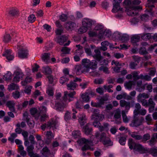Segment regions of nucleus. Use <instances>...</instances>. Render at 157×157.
<instances>
[{"instance_id":"41","label":"nucleus","mask_w":157,"mask_h":157,"mask_svg":"<svg viewBox=\"0 0 157 157\" xmlns=\"http://www.w3.org/2000/svg\"><path fill=\"white\" fill-rule=\"evenodd\" d=\"M43 68L44 72L46 74L49 75L52 73V69L48 66L43 67Z\"/></svg>"},{"instance_id":"39","label":"nucleus","mask_w":157,"mask_h":157,"mask_svg":"<svg viewBox=\"0 0 157 157\" xmlns=\"http://www.w3.org/2000/svg\"><path fill=\"white\" fill-rule=\"evenodd\" d=\"M140 37L138 35H135L131 38V41L132 43H135L139 41Z\"/></svg>"},{"instance_id":"62","label":"nucleus","mask_w":157,"mask_h":157,"mask_svg":"<svg viewBox=\"0 0 157 157\" xmlns=\"http://www.w3.org/2000/svg\"><path fill=\"white\" fill-rule=\"evenodd\" d=\"M148 106H155V103L153 101V99L152 98H150L148 101Z\"/></svg>"},{"instance_id":"1","label":"nucleus","mask_w":157,"mask_h":157,"mask_svg":"<svg viewBox=\"0 0 157 157\" xmlns=\"http://www.w3.org/2000/svg\"><path fill=\"white\" fill-rule=\"evenodd\" d=\"M128 144L131 150L133 149L141 154L146 153L147 148L144 147L141 144L136 143L132 139H129Z\"/></svg>"},{"instance_id":"58","label":"nucleus","mask_w":157,"mask_h":157,"mask_svg":"<svg viewBox=\"0 0 157 157\" xmlns=\"http://www.w3.org/2000/svg\"><path fill=\"white\" fill-rule=\"evenodd\" d=\"M36 20V17L34 15L32 14L30 15L28 17V20L31 23L34 22Z\"/></svg>"},{"instance_id":"46","label":"nucleus","mask_w":157,"mask_h":157,"mask_svg":"<svg viewBox=\"0 0 157 157\" xmlns=\"http://www.w3.org/2000/svg\"><path fill=\"white\" fill-rule=\"evenodd\" d=\"M19 86L16 84L14 83H12L9 86L8 89L9 90H13L15 89H18Z\"/></svg>"},{"instance_id":"14","label":"nucleus","mask_w":157,"mask_h":157,"mask_svg":"<svg viewBox=\"0 0 157 157\" xmlns=\"http://www.w3.org/2000/svg\"><path fill=\"white\" fill-rule=\"evenodd\" d=\"M126 8H128L129 9H128V11H127V14L128 15L131 16H133L136 15L138 13V10H136L132 7H130L129 6H126Z\"/></svg>"},{"instance_id":"2","label":"nucleus","mask_w":157,"mask_h":157,"mask_svg":"<svg viewBox=\"0 0 157 157\" xmlns=\"http://www.w3.org/2000/svg\"><path fill=\"white\" fill-rule=\"evenodd\" d=\"M82 63L84 67L85 72H88L89 71L90 69L93 70L95 69L97 67V63L96 61L93 60L91 61L87 59H82Z\"/></svg>"},{"instance_id":"13","label":"nucleus","mask_w":157,"mask_h":157,"mask_svg":"<svg viewBox=\"0 0 157 157\" xmlns=\"http://www.w3.org/2000/svg\"><path fill=\"white\" fill-rule=\"evenodd\" d=\"M75 26V23L71 21L65 23L64 25V27L67 30H72Z\"/></svg>"},{"instance_id":"49","label":"nucleus","mask_w":157,"mask_h":157,"mask_svg":"<svg viewBox=\"0 0 157 157\" xmlns=\"http://www.w3.org/2000/svg\"><path fill=\"white\" fill-rule=\"evenodd\" d=\"M150 136L149 134H145L142 137V139L141 140L142 142L145 143L147 140L150 139Z\"/></svg>"},{"instance_id":"21","label":"nucleus","mask_w":157,"mask_h":157,"mask_svg":"<svg viewBox=\"0 0 157 157\" xmlns=\"http://www.w3.org/2000/svg\"><path fill=\"white\" fill-rule=\"evenodd\" d=\"M24 75L21 72L17 71L16 73V75L14 77L13 81L17 82L20 81L21 78H23Z\"/></svg>"},{"instance_id":"45","label":"nucleus","mask_w":157,"mask_h":157,"mask_svg":"<svg viewBox=\"0 0 157 157\" xmlns=\"http://www.w3.org/2000/svg\"><path fill=\"white\" fill-rule=\"evenodd\" d=\"M119 142L122 145H124L125 144L126 139L125 136H121L119 138Z\"/></svg>"},{"instance_id":"61","label":"nucleus","mask_w":157,"mask_h":157,"mask_svg":"<svg viewBox=\"0 0 157 157\" xmlns=\"http://www.w3.org/2000/svg\"><path fill=\"white\" fill-rule=\"evenodd\" d=\"M99 70L100 71H103L105 73H109L108 68L105 66H102L99 68Z\"/></svg>"},{"instance_id":"4","label":"nucleus","mask_w":157,"mask_h":157,"mask_svg":"<svg viewBox=\"0 0 157 157\" xmlns=\"http://www.w3.org/2000/svg\"><path fill=\"white\" fill-rule=\"evenodd\" d=\"M141 2L139 0H134L132 1L131 0H125L124 2V4L126 6H129L136 10H141L142 8L140 6H136L139 5Z\"/></svg>"},{"instance_id":"31","label":"nucleus","mask_w":157,"mask_h":157,"mask_svg":"<svg viewBox=\"0 0 157 157\" xmlns=\"http://www.w3.org/2000/svg\"><path fill=\"white\" fill-rule=\"evenodd\" d=\"M131 137L136 140H141L142 139V137L140 135L137 134L136 132H132L131 134Z\"/></svg>"},{"instance_id":"56","label":"nucleus","mask_w":157,"mask_h":157,"mask_svg":"<svg viewBox=\"0 0 157 157\" xmlns=\"http://www.w3.org/2000/svg\"><path fill=\"white\" fill-rule=\"evenodd\" d=\"M148 144L151 146H153L156 143V140L154 138L152 137L151 138V139L147 141Z\"/></svg>"},{"instance_id":"40","label":"nucleus","mask_w":157,"mask_h":157,"mask_svg":"<svg viewBox=\"0 0 157 157\" xmlns=\"http://www.w3.org/2000/svg\"><path fill=\"white\" fill-rule=\"evenodd\" d=\"M139 71H134L131 73V74L132 75V77L133 78V80L135 81H137L139 79Z\"/></svg>"},{"instance_id":"48","label":"nucleus","mask_w":157,"mask_h":157,"mask_svg":"<svg viewBox=\"0 0 157 157\" xmlns=\"http://www.w3.org/2000/svg\"><path fill=\"white\" fill-rule=\"evenodd\" d=\"M10 40L11 36L10 34H6L4 35L3 38V41L5 42H8Z\"/></svg>"},{"instance_id":"12","label":"nucleus","mask_w":157,"mask_h":157,"mask_svg":"<svg viewBox=\"0 0 157 157\" xmlns=\"http://www.w3.org/2000/svg\"><path fill=\"white\" fill-rule=\"evenodd\" d=\"M57 121L54 119L52 118L47 123V128L49 129L52 128L53 130L56 129Z\"/></svg>"},{"instance_id":"47","label":"nucleus","mask_w":157,"mask_h":157,"mask_svg":"<svg viewBox=\"0 0 157 157\" xmlns=\"http://www.w3.org/2000/svg\"><path fill=\"white\" fill-rule=\"evenodd\" d=\"M88 29L87 27L83 25L78 30V33L80 34H82V33H85L87 31Z\"/></svg>"},{"instance_id":"15","label":"nucleus","mask_w":157,"mask_h":157,"mask_svg":"<svg viewBox=\"0 0 157 157\" xmlns=\"http://www.w3.org/2000/svg\"><path fill=\"white\" fill-rule=\"evenodd\" d=\"M94 52L95 54L93 56L95 59L99 63L103 59V57L101 54L100 51L99 49H95L94 50Z\"/></svg>"},{"instance_id":"36","label":"nucleus","mask_w":157,"mask_h":157,"mask_svg":"<svg viewBox=\"0 0 157 157\" xmlns=\"http://www.w3.org/2000/svg\"><path fill=\"white\" fill-rule=\"evenodd\" d=\"M69 77L65 75H63L59 79V82L62 85L66 82H67L69 80Z\"/></svg>"},{"instance_id":"23","label":"nucleus","mask_w":157,"mask_h":157,"mask_svg":"<svg viewBox=\"0 0 157 157\" xmlns=\"http://www.w3.org/2000/svg\"><path fill=\"white\" fill-rule=\"evenodd\" d=\"M6 105L9 108L11 111L14 112L15 111V103L13 101H7L6 103Z\"/></svg>"},{"instance_id":"53","label":"nucleus","mask_w":157,"mask_h":157,"mask_svg":"<svg viewBox=\"0 0 157 157\" xmlns=\"http://www.w3.org/2000/svg\"><path fill=\"white\" fill-rule=\"evenodd\" d=\"M82 97L83 100L86 102H87L89 100V97L88 94V93L83 94L82 96Z\"/></svg>"},{"instance_id":"20","label":"nucleus","mask_w":157,"mask_h":157,"mask_svg":"<svg viewBox=\"0 0 157 157\" xmlns=\"http://www.w3.org/2000/svg\"><path fill=\"white\" fill-rule=\"evenodd\" d=\"M147 153L151 154L154 157H157V147H154L150 149L147 148Z\"/></svg>"},{"instance_id":"59","label":"nucleus","mask_w":157,"mask_h":157,"mask_svg":"<svg viewBox=\"0 0 157 157\" xmlns=\"http://www.w3.org/2000/svg\"><path fill=\"white\" fill-rule=\"evenodd\" d=\"M140 53L142 55H146L148 54V52L146 50L145 48L144 47H141L139 50Z\"/></svg>"},{"instance_id":"3","label":"nucleus","mask_w":157,"mask_h":157,"mask_svg":"<svg viewBox=\"0 0 157 157\" xmlns=\"http://www.w3.org/2000/svg\"><path fill=\"white\" fill-rule=\"evenodd\" d=\"M78 142L79 144L81 145L84 144L81 149L82 151H85L89 149H90L91 151L94 150V149L91 148L90 146V144L92 143V141L91 140H89L83 138L79 139Z\"/></svg>"},{"instance_id":"55","label":"nucleus","mask_w":157,"mask_h":157,"mask_svg":"<svg viewBox=\"0 0 157 157\" xmlns=\"http://www.w3.org/2000/svg\"><path fill=\"white\" fill-rule=\"evenodd\" d=\"M4 78L6 80L9 81L11 79V73L10 72H8L4 75Z\"/></svg>"},{"instance_id":"7","label":"nucleus","mask_w":157,"mask_h":157,"mask_svg":"<svg viewBox=\"0 0 157 157\" xmlns=\"http://www.w3.org/2000/svg\"><path fill=\"white\" fill-rule=\"evenodd\" d=\"M76 94V92L75 91H73L70 93L67 94V92H65L64 93V96L63 97V100L65 102L68 101L69 102L73 100L74 98V96Z\"/></svg>"},{"instance_id":"34","label":"nucleus","mask_w":157,"mask_h":157,"mask_svg":"<svg viewBox=\"0 0 157 157\" xmlns=\"http://www.w3.org/2000/svg\"><path fill=\"white\" fill-rule=\"evenodd\" d=\"M135 109L134 110V115H138L139 114V111L141 108V106L139 103H136L135 105Z\"/></svg>"},{"instance_id":"27","label":"nucleus","mask_w":157,"mask_h":157,"mask_svg":"<svg viewBox=\"0 0 157 157\" xmlns=\"http://www.w3.org/2000/svg\"><path fill=\"white\" fill-rule=\"evenodd\" d=\"M75 70L76 73L77 75H79L82 73L86 72L84 71L85 69H84L83 70L82 66L81 65L76 66L75 68Z\"/></svg>"},{"instance_id":"26","label":"nucleus","mask_w":157,"mask_h":157,"mask_svg":"<svg viewBox=\"0 0 157 157\" xmlns=\"http://www.w3.org/2000/svg\"><path fill=\"white\" fill-rule=\"evenodd\" d=\"M76 46L78 48V49L75 51V55L81 56L84 52L83 47L79 44L76 45Z\"/></svg>"},{"instance_id":"50","label":"nucleus","mask_w":157,"mask_h":157,"mask_svg":"<svg viewBox=\"0 0 157 157\" xmlns=\"http://www.w3.org/2000/svg\"><path fill=\"white\" fill-rule=\"evenodd\" d=\"M80 132L79 131H75L72 132V136L75 138H78L80 135Z\"/></svg>"},{"instance_id":"54","label":"nucleus","mask_w":157,"mask_h":157,"mask_svg":"<svg viewBox=\"0 0 157 157\" xmlns=\"http://www.w3.org/2000/svg\"><path fill=\"white\" fill-rule=\"evenodd\" d=\"M133 82L132 81H129L125 83L124 86L126 88L128 89H131L133 85Z\"/></svg>"},{"instance_id":"11","label":"nucleus","mask_w":157,"mask_h":157,"mask_svg":"<svg viewBox=\"0 0 157 157\" xmlns=\"http://www.w3.org/2000/svg\"><path fill=\"white\" fill-rule=\"evenodd\" d=\"M68 39V36L63 35L61 36H58L55 39V41L60 45H63Z\"/></svg>"},{"instance_id":"19","label":"nucleus","mask_w":157,"mask_h":157,"mask_svg":"<svg viewBox=\"0 0 157 157\" xmlns=\"http://www.w3.org/2000/svg\"><path fill=\"white\" fill-rule=\"evenodd\" d=\"M2 55L3 56H6L9 61L12 60L14 58V56L12 54L11 51L10 50L6 51L5 53L3 54Z\"/></svg>"},{"instance_id":"8","label":"nucleus","mask_w":157,"mask_h":157,"mask_svg":"<svg viewBox=\"0 0 157 157\" xmlns=\"http://www.w3.org/2000/svg\"><path fill=\"white\" fill-rule=\"evenodd\" d=\"M67 106V104L64 103L62 101H56L55 107L57 111H62Z\"/></svg>"},{"instance_id":"5","label":"nucleus","mask_w":157,"mask_h":157,"mask_svg":"<svg viewBox=\"0 0 157 157\" xmlns=\"http://www.w3.org/2000/svg\"><path fill=\"white\" fill-rule=\"evenodd\" d=\"M138 115H133V119L131 123L130 124V126L137 127L142 124L144 120V118L142 117L139 116Z\"/></svg>"},{"instance_id":"22","label":"nucleus","mask_w":157,"mask_h":157,"mask_svg":"<svg viewBox=\"0 0 157 157\" xmlns=\"http://www.w3.org/2000/svg\"><path fill=\"white\" fill-rule=\"evenodd\" d=\"M24 120L25 121L28 125L31 128H33L34 125V122L33 121H30V117L25 114H24Z\"/></svg>"},{"instance_id":"32","label":"nucleus","mask_w":157,"mask_h":157,"mask_svg":"<svg viewBox=\"0 0 157 157\" xmlns=\"http://www.w3.org/2000/svg\"><path fill=\"white\" fill-rule=\"evenodd\" d=\"M34 148V146L33 144H31L29 146H28L27 151L29 156H31L34 155L33 151Z\"/></svg>"},{"instance_id":"37","label":"nucleus","mask_w":157,"mask_h":157,"mask_svg":"<svg viewBox=\"0 0 157 157\" xmlns=\"http://www.w3.org/2000/svg\"><path fill=\"white\" fill-rule=\"evenodd\" d=\"M149 3L148 4V6L149 9L148 10V12H151L152 11V8L154 7L155 6L153 5H151V3H157V0H148Z\"/></svg>"},{"instance_id":"24","label":"nucleus","mask_w":157,"mask_h":157,"mask_svg":"<svg viewBox=\"0 0 157 157\" xmlns=\"http://www.w3.org/2000/svg\"><path fill=\"white\" fill-rule=\"evenodd\" d=\"M67 89L68 90H75L78 86V85L74 82L71 81L67 84Z\"/></svg>"},{"instance_id":"6","label":"nucleus","mask_w":157,"mask_h":157,"mask_svg":"<svg viewBox=\"0 0 157 157\" xmlns=\"http://www.w3.org/2000/svg\"><path fill=\"white\" fill-rule=\"evenodd\" d=\"M100 141L104 145L107 146H111L113 145V142L109 137L106 136L105 134L102 133L100 135Z\"/></svg>"},{"instance_id":"16","label":"nucleus","mask_w":157,"mask_h":157,"mask_svg":"<svg viewBox=\"0 0 157 157\" xmlns=\"http://www.w3.org/2000/svg\"><path fill=\"white\" fill-rule=\"evenodd\" d=\"M82 22V25L87 27L88 29L90 28L93 23L91 20L87 18L84 19Z\"/></svg>"},{"instance_id":"18","label":"nucleus","mask_w":157,"mask_h":157,"mask_svg":"<svg viewBox=\"0 0 157 157\" xmlns=\"http://www.w3.org/2000/svg\"><path fill=\"white\" fill-rule=\"evenodd\" d=\"M19 11L16 8H12L8 11V14L10 16L15 17L19 14Z\"/></svg>"},{"instance_id":"64","label":"nucleus","mask_w":157,"mask_h":157,"mask_svg":"<svg viewBox=\"0 0 157 157\" xmlns=\"http://www.w3.org/2000/svg\"><path fill=\"white\" fill-rule=\"evenodd\" d=\"M149 18V16L146 14H144L141 16L140 18L142 21H147Z\"/></svg>"},{"instance_id":"10","label":"nucleus","mask_w":157,"mask_h":157,"mask_svg":"<svg viewBox=\"0 0 157 157\" xmlns=\"http://www.w3.org/2000/svg\"><path fill=\"white\" fill-rule=\"evenodd\" d=\"M122 0H113V8L112 10V12L116 13L119 10L121 11L122 9L120 7V3L121 2Z\"/></svg>"},{"instance_id":"25","label":"nucleus","mask_w":157,"mask_h":157,"mask_svg":"<svg viewBox=\"0 0 157 157\" xmlns=\"http://www.w3.org/2000/svg\"><path fill=\"white\" fill-rule=\"evenodd\" d=\"M50 54L49 53H45L42 55V59L46 63H49Z\"/></svg>"},{"instance_id":"17","label":"nucleus","mask_w":157,"mask_h":157,"mask_svg":"<svg viewBox=\"0 0 157 157\" xmlns=\"http://www.w3.org/2000/svg\"><path fill=\"white\" fill-rule=\"evenodd\" d=\"M35 117L36 119H39L40 121L44 122L48 117V116L45 113L42 114L40 113L39 114H36Z\"/></svg>"},{"instance_id":"52","label":"nucleus","mask_w":157,"mask_h":157,"mask_svg":"<svg viewBox=\"0 0 157 157\" xmlns=\"http://www.w3.org/2000/svg\"><path fill=\"white\" fill-rule=\"evenodd\" d=\"M70 51V49L68 48L67 47H63L62 48L61 51L63 52V53L61 54V56H63L64 54H68Z\"/></svg>"},{"instance_id":"35","label":"nucleus","mask_w":157,"mask_h":157,"mask_svg":"<svg viewBox=\"0 0 157 157\" xmlns=\"http://www.w3.org/2000/svg\"><path fill=\"white\" fill-rule=\"evenodd\" d=\"M33 78L29 76H27L25 78V80L21 82V84L22 86H25L26 85L32 81Z\"/></svg>"},{"instance_id":"42","label":"nucleus","mask_w":157,"mask_h":157,"mask_svg":"<svg viewBox=\"0 0 157 157\" xmlns=\"http://www.w3.org/2000/svg\"><path fill=\"white\" fill-rule=\"evenodd\" d=\"M152 37L151 34L149 33H146L143 34L141 36L142 39L145 40H148L151 39Z\"/></svg>"},{"instance_id":"44","label":"nucleus","mask_w":157,"mask_h":157,"mask_svg":"<svg viewBox=\"0 0 157 157\" xmlns=\"http://www.w3.org/2000/svg\"><path fill=\"white\" fill-rule=\"evenodd\" d=\"M16 126L17 127L15 130V131L17 134H20L21 133L22 131V130L20 128V123H17L16 125Z\"/></svg>"},{"instance_id":"33","label":"nucleus","mask_w":157,"mask_h":157,"mask_svg":"<svg viewBox=\"0 0 157 157\" xmlns=\"http://www.w3.org/2000/svg\"><path fill=\"white\" fill-rule=\"evenodd\" d=\"M92 113L91 119L92 120L95 119L96 117H97L99 114V110L96 109H93Z\"/></svg>"},{"instance_id":"9","label":"nucleus","mask_w":157,"mask_h":157,"mask_svg":"<svg viewBox=\"0 0 157 157\" xmlns=\"http://www.w3.org/2000/svg\"><path fill=\"white\" fill-rule=\"evenodd\" d=\"M20 46L19 44L17 45V48L18 50H21L18 52V56L21 58H25L27 57L28 54V51L27 50L24 49L23 48H20Z\"/></svg>"},{"instance_id":"28","label":"nucleus","mask_w":157,"mask_h":157,"mask_svg":"<svg viewBox=\"0 0 157 157\" xmlns=\"http://www.w3.org/2000/svg\"><path fill=\"white\" fill-rule=\"evenodd\" d=\"M78 120L79 123L81 125L83 126L86 123V119L85 115L84 114H82L80 115Z\"/></svg>"},{"instance_id":"63","label":"nucleus","mask_w":157,"mask_h":157,"mask_svg":"<svg viewBox=\"0 0 157 157\" xmlns=\"http://www.w3.org/2000/svg\"><path fill=\"white\" fill-rule=\"evenodd\" d=\"M13 96L15 99H17L20 97V94L18 91H16L13 93Z\"/></svg>"},{"instance_id":"60","label":"nucleus","mask_w":157,"mask_h":157,"mask_svg":"<svg viewBox=\"0 0 157 157\" xmlns=\"http://www.w3.org/2000/svg\"><path fill=\"white\" fill-rule=\"evenodd\" d=\"M70 113L69 112H67L64 115V119L66 121H67L71 119Z\"/></svg>"},{"instance_id":"51","label":"nucleus","mask_w":157,"mask_h":157,"mask_svg":"<svg viewBox=\"0 0 157 157\" xmlns=\"http://www.w3.org/2000/svg\"><path fill=\"white\" fill-rule=\"evenodd\" d=\"M46 136L47 138L49 140L47 144H49L50 142V140L52 138L53 136L52 134V132L51 131H48L46 134Z\"/></svg>"},{"instance_id":"30","label":"nucleus","mask_w":157,"mask_h":157,"mask_svg":"<svg viewBox=\"0 0 157 157\" xmlns=\"http://www.w3.org/2000/svg\"><path fill=\"white\" fill-rule=\"evenodd\" d=\"M83 129L85 133L87 135L91 134L92 130L91 128L89 127L88 124H87L83 127Z\"/></svg>"},{"instance_id":"29","label":"nucleus","mask_w":157,"mask_h":157,"mask_svg":"<svg viewBox=\"0 0 157 157\" xmlns=\"http://www.w3.org/2000/svg\"><path fill=\"white\" fill-rule=\"evenodd\" d=\"M142 81L141 80H139L136 82L137 90L138 91L140 92L144 89V86H142Z\"/></svg>"},{"instance_id":"57","label":"nucleus","mask_w":157,"mask_h":157,"mask_svg":"<svg viewBox=\"0 0 157 157\" xmlns=\"http://www.w3.org/2000/svg\"><path fill=\"white\" fill-rule=\"evenodd\" d=\"M59 19L63 22L65 21L67 19L68 17L67 15L62 14L59 16Z\"/></svg>"},{"instance_id":"43","label":"nucleus","mask_w":157,"mask_h":157,"mask_svg":"<svg viewBox=\"0 0 157 157\" xmlns=\"http://www.w3.org/2000/svg\"><path fill=\"white\" fill-rule=\"evenodd\" d=\"M125 110H122L121 112V114L123 120L124 122L125 123H128V119L127 118Z\"/></svg>"},{"instance_id":"38","label":"nucleus","mask_w":157,"mask_h":157,"mask_svg":"<svg viewBox=\"0 0 157 157\" xmlns=\"http://www.w3.org/2000/svg\"><path fill=\"white\" fill-rule=\"evenodd\" d=\"M149 97V95L147 94L143 93L140 94L137 97V100L139 102L141 100L142 98H144L145 99Z\"/></svg>"}]
</instances>
